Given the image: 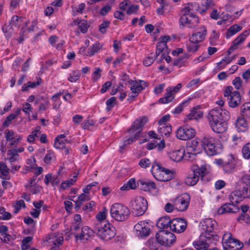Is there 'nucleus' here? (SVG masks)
Segmentation results:
<instances>
[{"instance_id": "obj_1", "label": "nucleus", "mask_w": 250, "mask_h": 250, "mask_svg": "<svg viewBox=\"0 0 250 250\" xmlns=\"http://www.w3.org/2000/svg\"><path fill=\"white\" fill-rule=\"evenodd\" d=\"M229 118V112L221 107L212 109L208 115L209 125L213 131L217 133H222L227 130V121Z\"/></svg>"}, {"instance_id": "obj_2", "label": "nucleus", "mask_w": 250, "mask_h": 250, "mask_svg": "<svg viewBox=\"0 0 250 250\" xmlns=\"http://www.w3.org/2000/svg\"><path fill=\"white\" fill-rule=\"evenodd\" d=\"M199 8L196 3H188L182 9V15L179 19L180 25L188 28H193L198 22V18L195 15Z\"/></svg>"}, {"instance_id": "obj_3", "label": "nucleus", "mask_w": 250, "mask_h": 250, "mask_svg": "<svg viewBox=\"0 0 250 250\" xmlns=\"http://www.w3.org/2000/svg\"><path fill=\"white\" fill-rule=\"evenodd\" d=\"M233 195L242 199L250 198V174H245L241 177L229 198H232Z\"/></svg>"}, {"instance_id": "obj_4", "label": "nucleus", "mask_w": 250, "mask_h": 250, "mask_svg": "<svg viewBox=\"0 0 250 250\" xmlns=\"http://www.w3.org/2000/svg\"><path fill=\"white\" fill-rule=\"evenodd\" d=\"M202 146L206 153L213 156L222 152V145L216 138L210 136H205L202 140Z\"/></svg>"}, {"instance_id": "obj_5", "label": "nucleus", "mask_w": 250, "mask_h": 250, "mask_svg": "<svg viewBox=\"0 0 250 250\" xmlns=\"http://www.w3.org/2000/svg\"><path fill=\"white\" fill-rule=\"evenodd\" d=\"M95 231L102 240L108 241L116 234L115 228L108 221H102L97 224Z\"/></svg>"}, {"instance_id": "obj_6", "label": "nucleus", "mask_w": 250, "mask_h": 250, "mask_svg": "<svg viewBox=\"0 0 250 250\" xmlns=\"http://www.w3.org/2000/svg\"><path fill=\"white\" fill-rule=\"evenodd\" d=\"M217 235L201 233L199 238L193 242V245L197 250H208V248L218 241Z\"/></svg>"}, {"instance_id": "obj_7", "label": "nucleus", "mask_w": 250, "mask_h": 250, "mask_svg": "<svg viewBox=\"0 0 250 250\" xmlns=\"http://www.w3.org/2000/svg\"><path fill=\"white\" fill-rule=\"evenodd\" d=\"M110 213L112 218L117 221L123 222L129 218L130 211L125 205L115 203L111 206Z\"/></svg>"}, {"instance_id": "obj_8", "label": "nucleus", "mask_w": 250, "mask_h": 250, "mask_svg": "<svg viewBox=\"0 0 250 250\" xmlns=\"http://www.w3.org/2000/svg\"><path fill=\"white\" fill-rule=\"evenodd\" d=\"M151 172L155 178L159 181H168L173 177V174L170 170L162 167L158 163L152 165Z\"/></svg>"}, {"instance_id": "obj_9", "label": "nucleus", "mask_w": 250, "mask_h": 250, "mask_svg": "<svg viewBox=\"0 0 250 250\" xmlns=\"http://www.w3.org/2000/svg\"><path fill=\"white\" fill-rule=\"evenodd\" d=\"M222 244L226 250H240L244 247L243 243L232 237L229 232H226L223 235Z\"/></svg>"}, {"instance_id": "obj_10", "label": "nucleus", "mask_w": 250, "mask_h": 250, "mask_svg": "<svg viewBox=\"0 0 250 250\" xmlns=\"http://www.w3.org/2000/svg\"><path fill=\"white\" fill-rule=\"evenodd\" d=\"M156 237L157 242L160 244L165 246H170L176 240L175 235L167 230H162L157 233Z\"/></svg>"}, {"instance_id": "obj_11", "label": "nucleus", "mask_w": 250, "mask_h": 250, "mask_svg": "<svg viewBox=\"0 0 250 250\" xmlns=\"http://www.w3.org/2000/svg\"><path fill=\"white\" fill-rule=\"evenodd\" d=\"M133 212L137 216L143 215L147 208V201L142 197H137L131 202Z\"/></svg>"}, {"instance_id": "obj_12", "label": "nucleus", "mask_w": 250, "mask_h": 250, "mask_svg": "<svg viewBox=\"0 0 250 250\" xmlns=\"http://www.w3.org/2000/svg\"><path fill=\"white\" fill-rule=\"evenodd\" d=\"M190 196L189 194L184 193L175 198L172 201L175 208L180 211L186 210L189 206Z\"/></svg>"}, {"instance_id": "obj_13", "label": "nucleus", "mask_w": 250, "mask_h": 250, "mask_svg": "<svg viewBox=\"0 0 250 250\" xmlns=\"http://www.w3.org/2000/svg\"><path fill=\"white\" fill-rule=\"evenodd\" d=\"M187 227V221L181 218H177L172 220L170 229L174 232L181 233L185 230Z\"/></svg>"}, {"instance_id": "obj_14", "label": "nucleus", "mask_w": 250, "mask_h": 250, "mask_svg": "<svg viewBox=\"0 0 250 250\" xmlns=\"http://www.w3.org/2000/svg\"><path fill=\"white\" fill-rule=\"evenodd\" d=\"M195 131L187 126L179 128L176 132L177 137L182 140H187L194 137Z\"/></svg>"}, {"instance_id": "obj_15", "label": "nucleus", "mask_w": 250, "mask_h": 250, "mask_svg": "<svg viewBox=\"0 0 250 250\" xmlns=\"http://www.w3.org/2000/svg\"><path fill=\"white\" fill-rule=\"evenodd\" d=\"M200 224L201 225V229L205 231L204 232L202 233L216 235L213 230L217 226V223L214 219L206 218L203 220Z\"/></svg>"}, {"instance_id": "obj_16", "label": "nucleus", "mask_w": 250, "mask_h": 250, "mask_svg": "<svg viewBox=\"0 0 250 250\" xmlns=\"http://www.w3.org/2000/svg\"><path fill=\"white\" fill-rule=\"evenodd\" d=\"M136 235L139 237L148 236L150 233V229L147 223L145 221H140L134 226Z\"/></svg>"}, {"instance_id": "obj_17", "label": "nucleus", "mask_w": 250, "mask_h": 250, "mask_svg": "<svg viewBox=\"0 0 250 250\" xmlns=\"http://www.w3.org/2000/svg\"><path fill=\"white\" fill-rule=\"evenodd\" d=\"M196 167H192L191 170L188 172L187 177L185 179V183L188 186H193L195 185L199 181V173L195 172Z\"/></svg>"}, {"instance_id": "obj_18", "label": "nucleus", "mask_w": 250, "mask_h": 250, "mask_svg": "<svg viewBox=\"0 0 250 250\" xmlns=\"http://www.w3.org/2000/svg\"><path fill=\"white\" fill-rule=\"evenodd\" d=\"M147 122V119L146 117H140L136 119L133 123L131 127L128 129L129 133H134L136 131H140V133L143 129V126Z\"/></svg>"}, {"instance_id": "obj_19", "label": "nucleus", "mask_w": 250, "mask_h": 250, "mask_svg": "<svg viewBox=\"0 0 250 250\" xmlns=\"http://www.w3.org/2000/svg\"><path fill=\"white\" fill-rule=\"evenodd\" d=\"M169 158L174 162L180 161L183 157H185V150L183 147L178 149L171 150L168 153Z\"/></svg>"}, {"instance_id": "obj_20", "label": "nucleus", "mask_w": 250, "mask_h": 250, "mask_svg": "<svg viewBox=\"0 0 250 250\" xmlns=\"http://www.w3.org/2000/svg\"><path fill=\"white\" fill-rule=\"evenodd\" d=\"M239 210V208L232 203H227L223 205L218 209V213L222 214L225 213H234Z\"/></svg>"}, {"instance_id": "obj_21", "label": "nucleus", "mask_w": 250, "mask_h": 250, "mask_svg": "<svg viewBox=\"0 0 250 250\" xmlns=\"http://www.w3.org/2000/svg\"><path fill=\"white\" fill-rule=\"evenodd\" d=\"M207 30L205 27L202 26L200 28V31L193 33L191 37H189V42H202L205 38L207 35Z\"/></svg>"}, {"instance_id": "obj_22", "label": "nucleus", "mask_w": 250, "mask_h": 250, "mask_svg": "<svg viewBox=\"0 0 250 250\" xmlns=\"http://www.w3.org/2000/svg\"><path fill=\"white\" fill-rule=\"evenodd\" d=\"M203 112L201 110L200 105L193 107L190 111V113L187 116V120H195L196 121L202 118Z\"/></svg>"}, {"instance_id": "obj_23", "label": "nucleus", "mask_w": 250, "mask_h": 250, "mask_svg": "<svg viewBox=\"0 0 250 250\" xmlns=\"http://www.w3.org/2000/svg\"><path fill=\"white\" fill-rule=\"evenodd\" d=\"M228 104L229 106L232 108H235L238 106L241 103V98L240 93L236 91H233L231 96L228 98Z\"/></svg>"}, {"instance_id": "obj_24", "label": "nucleus", "mask_w": 250, "mask_h": 250, "mask_svg": "<svg viewBox=\"0 0 250 250\" xmlns=\"http://www.w3.org/2000/svg\"><path fill=\"white\" fill-rule=\"evenodd\" d=\"M93 234V230L87 226H84L82 229L81 233L75 235L77 240H87Z\"/></svg>"}, {"instance_id": "obj_25", "label": "nucleus", "mask_w": 250, "mask_h": 250, "mask_svg": "<svg viewBox=\"0 0 250 250\" xmlns=\"http://www.w3.org/2000/svg\"><path fill=\"white\" fill-rule=\"evenodd\" d=\"M235 127L239 132H244L248 130V124L244 117L238 118L235 123Z\"/></svg>"}, {"instance_id": "obj_26", "label": "nucleus", "mask_w": 250, "mask_h": 250, "mask_svg": "<svg viewBox=\"0 0 250 250\" xmlns=\"http://www.w3.org/2000/svg\"><path fill=\"white\" fill-rule=\"evenodd\" d=\"M172 220L167 216L160 218L157 223V226L161 229H170V225H171Z\"/></svg>"}, {"instance_id": "obj_27", "label": "nucleus", "mask_w": 250, "mask_h": 250, "mask_svg": "<svg viewBox=\"0 0 250 250\" xmlns=\"http://www.w3.org/2000/svg\"><path fill=\"white\" fill-rule=\"evenodd\" d=\"M174 93L172 91L171 88L167 87L166 89V93L164 97L159 99V102L161 104H167L172 101L174 99Z\"/></svg>"}, {"instance_id": "obj_28", "label": "nucleus", "mask_w": 250, "mask_h": 250, "mask_svg": "<svg viewBox=\"0 0 250 250\" xmlns=\"http://www.w3.org/2000/svg\"><path fill=\"white\" fill-rule=\"evenodd\" d=\"M139 136L140 131H138L134 134L133 136H131L128 138H125L124 141L123 145L121 146L120 147V152H122V151L125 146L136 141Z\"/></svg>"}, {"instance_id": "obj_29", "label": "nucleus", "mask_w": 250, "mask_h": 250, "mask_svg": "<svg viewBox=\"0 0 250 250\" xmlns=\"http://www.w3.org/2000/svg\"><path fill=\"white\" fill-rule=\"evenodd\" d=\"M199 153V149H197V147H194L190 144L187 147V153H185V157L187 159H192Z\"/></svg>"}, {"instance_id": "obj_30", "label": "nucleus", "mask_w": 250, "mask_h": 250, "mask_svg": "<svg viewBox=\"0 0 250 250\" xmlns=\"http://www.w3.org/2000/svg\"><path fill=\"white\" fill-rule=\"evenodd\" d=\"M139 182L141 188L145 191L150 190L156 188L155 184L149 180H140Z\"/></svg>"}, {"instance_id": "obj_31", "label": "nucleus", "mask_w": 250, "mask_h": 250, "mask_svg": "<svg viewBox=\"0 0 250 250\" xmlns=\"http://www.w3.org/2000/svg\"><path fill=\"white\" fill-rule=\"evenodd\" d=\"M245 40L243 37L240 35L237 37L232 42L231 46L228 49L227 53L228 55L230 54L234 50L238 48V45L242 44Z\"/></svg>"}, {"instance_id": "obj_32", "label": "nucleus", "mask_w": 250, "mask_h": 250, "mask_svg": "<svg viewBox=\"0 0 250 250\" xmlns=\"http://www.w3.org/2000/svg\"><path fill=\"white\" fill-rule=\"evenodd\" d=\"M241 114L243 117L250 119V103H245L241 106Z\"/></svg>"}, {"instance_id": "obj_33", "label": "nucleus", "mask_w": 250, "mask_h": 250, "mask_svg": "<svg viewBox=\"0 0 250 250\" xmlns=\"http://www.w3.org/2000/svg\"><path fill=\"white\" fill-rule=\"evenodd\" d=\"M145 83L144 81H141L139 83L137 82L133 81V83L130 84L131 86L130 90H131L133 94L137 93L138 94L140 91L143 89L142 83Z\"/></svg>"}, {"instance_id": "obj_34", "label": "nucleus", "mask_w": 250, "mask_h": 250, "mask_svg": "<svg viewBox=\"0 0 250 250\" xmlns=\"http://www.w3.org/2000/svg\"><path fill=\"white\" fill-rule=\"evenodd\" d=\"M242 27L237 24L231 26L228 30L226 34V38L229 39L230 37L235 34L237 32L240 31Z\"/></svg>"}, {"instance_id": "obj_35", "label": "nucleus", "mask_w": 250, "mask_h": 250, "mask_svg": "<svg viewBox=\"0 0 250 250\" xmlns=\"http://www.w3.org/2000/svg\"><path fill=\"white\" fill-rule=\"evenodd\" d=\"M90 200V197L88 194L85 193H82L78 197V200L75 201V208L76 209L80 208L83 202L88 201Z\"/></svg>"}, {"instance_id": "obj_36", "label": "nucleus", "mask_w": 250, "mask_h": 250, "mask_svg": "<svg viewBox=\"0 0 250 250\" xmlns=\"http://www.w3.org/2000/svg\"><path fill=\"white\" fill-rule=\"evenodd\" d=\"M10 169L7 165L3 162H0V178L6 179L9 173Z\"/></svg>"}, {"instance_id": "obj_37", "label": "nucleus", "mask_w": 250, "mask_h": 250, "mask_svg": "<svg viewBox=\"0 0 250 250\" xmlns=\"http://www.w3.org/2000/svg\"><path fill=\"white\" fill-rule=\"evenodd\" d=\"M7 159L10 163H13L19 160L20 156L15 149H10L7 152Z\"/></svg>"}, {"instance_id": "obj_38", "label": "nucleus", "mask_w": 250, "mask_h": 250, "mask_svg": "<svg viewBox=\"0 0 250 250\" xmlns=\"http://www.w3.org/2000/svg\"><path fill=\"white\" fill-rule=\"evenodd\" d=\"M40 129L41 127L39 126L36 127L35 129L28 136L27 141L28 142L33 143L36 140V138L39 137V135L41 134Z\"/></svg>"}, {"instance_id": "obj_39", "label": "nucleus", "mask_w": 250, "mask_h": 250, "mask_svg": "<svg viewBox=\"0 0 250 250\" xmlns=\"http://www.w3.org/2000/svg\"><path fill=\"white\" fill-rule=\"evenodd\" d=\"M23 19L24 18L23 17L14 15L12 17L9 24L12 25V27L14 26L19 28Z\"/></svg>"}, {"instance_id": "obj_40", "label": "nucleus", "mask_w": 250, "mask_h": 250, "mask_svg": "<svg viewBox=\"0 0 250 250\" xmlns=\"http://www.w3.org/2000/svg\"><path fill=\"white\" fill-rule=\"evenodd\" d=\"M2 29L4 36L7 39H9L11 38L14 33V29L12 27V25L10 24H5L2 27Z\"/></svg>"}, {"instance_id": "obj_41", "label": "nucleus", "mask_w": 250, "mask_h": 250, "mask_svg": "<svg viewBox=\"0 0 250 250\" xmlns=\"http://www.w3.org/2000/svg\"><path fill=\"white\" fill-rule=\"evenodd\" d=\"M78 175V173H75L72 178L63 182L61 184V188L63 189H65L73 185V184L76 181Z\"/></svg>"}, {"instance_id": "obj_42", "label": "nucleus", "mask_w": 250, "mask_h": 250, "mask_svg": "<svg viewBox=\"0 0 250 250\" xmlns=\"http://www.w3.org/2000/svg\"><path fill=\"white\" fill-rule=\"evenodd\" d=\"M81 76V73L78 70H73L68 77V80L71 83H74L78 81Z\"/></svg>"}, {"instance_id": "obj_43", "label": "nucleus", "mask_w": 250, "mask_h": 250, "mask_svg": "<svg viewBox=\"0 0 250 250\" xmlns=\"http://www.w3.org/2000/svg\"><path fill=\"white\" fill-rule=\"evenodd\" d=\"M102 45L99 43L96 42L92 46L88 48L87 55L90 56H93L95 53H97L101 48Z\"/></svg>"}, {"instance_id": "obj_44", "label": "nucleus", "mask_w": 250, "mask_h": 250, "mask_svg": "<svg viewBox=\"0 0 250 250\" xmlns=\"http://www.w3.org/2000/svg\"><path fill=\"white\" fill-rule=\"evenodd\" d=\"M235 164L233 160L230 159L228 161H226L223 165V170L226 172H230L234 168Z\"/></svg>"}, {"instance_id": "obj_45", "label": "nucleus", "mask_w": 250, "mask_h": 250, "mask_svg": "<svg viewBox=\"0 0 250 250\" xmlns=\"http://www.w3.org/2000/svg\"><path fill=\"white\" fill-rule=\"evenodd\" d=\"M198 43V42H190L187 46L188 51L193 53L197 51L200 46Z\"/></svg>"}, {"instance_id": "obj_46", "label": "nucleus", "mask_w": 250, "mask_h": 250, "mask_svg": "<svg viewBox=\"0 0 250 250\" xmlns=\"http://www.w3.org/2000/svg\"><path fill=\"white\" fill-rule=\"evenodd\" d=\"M157 57L155 54H153V53L150 54L144 60L143 62L144 64L146 66H150L152 64Z\"/></svg>"}, {"instance_id": "obj_47", "label": "nucleus", "mask_w": 250, "mask_h": 250, "mask_svg": "<svg viewBox=\"0 0 250 250\" xmlns=\"http://www.w3.org/2000/svg\"><path fill=\"white\" fill-rule=\"evenodd\" d=\"M242 152L244 158L250 159V143H247L244 146Z\"/></svg>"}, {"instance_id": "obj_48", "label": "nucleus", "mask_w": 250, "mask_h": 250, "mask_svg": "<svg viewBox=\"0 0 250 250\" xmlns=\"http://www.w3.org/2000/svg\"><path fill=\"white\" fill-rule=\"evenodd\" d=\"M63 241V238L62 236L57 238L53 241L54 246L51 248V250H59V246L62 245Z\"/></svg>"}, {"instance_id": "obj_49", "label": "nucleus", "mask_w": 250, "mask_h": 250, "mask_svg": "<svg viewBox=\"0 0 250 250\" xmlns=\"http://www.w3.org/2000/svg\"><path fill=\"white\" fill-rule=\"evenodd\" d=\"M120 83L126 85L127 83L131 84L133 81L129 79V77L126 73H122L120 77Z\"/></svg>"}, {"instance_id": "obj_50", "label": "nucleus", "mask_w": 250, "mask_h": 250, "mask_svg": "<svg viewBox=\"0 0 250 250\" xmlns=\"http://www.w3.org/2000/svg\"><path fill=\"white\" fill-rule=\"evenodd\" d=\"M190 99L188 100H185L181 104H179V105L176 107L174 111L172 112L174 114H179L183 110L184 107L187 106L189 103V101Z\"/></svg>"}, {"instance_id": "obj_51", "label": "nucleus", "mask_w": 250, "mask_h": 250, "mask_svg": "<svg viewBox=\"0 0 250 250\" xmlns=\"http://www.w3.org/2000/svg\"><path fill=\"white\" fill-rule=\"evenodd\" d=\"M89 27V24L88 23L87 21L85 20H83L79 25V28L83 33H86Z\"/></svg>"}, {"instance_id": "obj_52", "label": "nucleus", "mask_w": 250, "mask_h": 250, "mask_svg": "<svg viewBox=\"0 0 250 250\" xmlns=\"http://www.w3.org/2000/svg\"><path fill=\"white\" fill-rule=\"evenodd\" d=\"M167 47V44L160 41L156 45L157 51L156 52V57H158L159 54L163 51V50Z\"/></svg>"}, {"instance_id": "obj_53", "label": "nucleus", "mask_w": 250, "mask_h": 250, "mask_svg": "<svg viewBox=\"0 0 250 250\" xmlns=\"http://www.w3.org/2000/svg\"><path fill=\"white\" fill-rule=\"evenodd\" d=\"M165 144L162 142V141L160 142V143H149L147 145V149L151 150L153 149L154 148L158 147L159 149H162L165 147Z\"/></svg>"}, {"instance_id": "obj_54", "label": "nucleus", "mask_w": 250, "mask_h": 250, "mask_svg": "<svg viewBox=\"0 0 250 250\" xmlns=\"http://www.w3.org/2000/svg\"><path fill=\"white\" fill-rule=\"evenodd\" d=\"M116 98L115 97H112L108 99L106 102V110H110L116 104Z\"/></svg>"}, {"instance_id": "obj_55", "label": "nucleus", "mask_w": 250, "mask_h": 250, "mask_svg": "<svg viewBox=\"0 0 250 250\" xmlns=\"http://www.w3.org/2000/svg\"><path fill=\"white\" fill-rule=\"evenodd\" d=\"M192 167H196L197 169L196 170H195V172H198L199 173V177L201 176V177L204 176L207 173V168L205 166L202 165L200 167H199L197 165H193Z\"/></svg>"}, {"instance_id": "obj_56", "label": "nucleus", "mask_w": 250, "mask_h": 250, "mask_svg": "<svg viewBox=\"0 0 250 250\" xmlns=\"http://www.w3.org/2000/svg\"><path fill=\"white\" fill-rule=\"evenodd\" d=\"M107 211V210L105 208H104L103 211L99 212L96 215V218L99 221V222H101L102 221H106L105 219L106 218Z\"/></svg>"}, {"instance_id": "obj_57", "label": "nucleus", "mask_w": 250, "mask_h": 250, "mask_svg": "<svg viewBox=\"0 0 250 250\" xmlns=\"http://www.w3.org/2000/svg\"><path fill=\"white\" fill-rule=\"evenodd\" d=\"M151 164V162L149 159L146 158L141 159L139 163V165L143 168H146L149 167Z\"/></svg>"}, {"instance_id": "obj_58", "label": "nucleus", "mask_w": 250, "mask_h": 250, "mask_svg": "<svg viewBox=\"0 0 250 250\" xmlns=\"http://www.w3.org/2000/svg\"><path fill=\"white\" fill-rule=\"evenodd\" d=\"M160 133L166 135H169L171 131V126L169 125L159 127Z\"/></svg>"}, {"instance_id": "obj_59", "label": "nucleus", "mask_w": 250, "mask_h": 250, "mask_svg": "<svg viewBox=\"0 0 250 250\" xmlns=\"http://www.w3.org/2000/svg\"><path fill=\"white\" fill-rule=\"evenodd\" d=\"M102 71V70L100 68L97 67L96 68L92 73V80L93 82H96L100 78Z\"/></svg>"}, {"instance_id": "obj_60", "label": "nucleus", "mask_w": 250, "mask_h": 250, "mask_svg": "<svg viewBox=\"0 0 250 250\" xmlns=\"http://www.w3.org/2000/svg\"><path fill=\"white\" fill-rule=\"evenodd\" d=\"M22 110L25 113V114L29 115L30 112H32L31 105L28 103H26L23 104Z\"/></svg>"}, {"instance_id": "obj_61", "label": "nucleus", "mask_w": 250, "mask_h": 250, "mask_svg": "<svg viewBox=\"0 0 250 250\" xmlns=\"http://www.w3.org/2000/svg\"><path fill=\"white\" fill-rule=\"evenodd\" d=\"M110 25V22L108 21H104L99 26L100 31L104 34L106 32V29L109 27Z\"/></svg>"}, {"instance_id": "obj_62", "label": "nucleus", "mask_w": 250, "mask_h": 250, "mask_svg": "<svg viewBox=\"0 0 250 250\" xmlns=\"http://www.w3.org/2000/svg\"><path fill=\"white\" fill-rule=\"evenodd\" d=\"M54 146L57 149H62L64 147L65 143L63 140L59 139V138H56L55 140Z\"/></svg>"}, {"instance_id": "obj_63", "label": "nucleus", "mask_w": 250, "mask_h": 250, "mask_svg": "<svg viewBox=\"0 0 250 250\" xmlns=\"http://www.w3.org/2000/svg\"><path fill=\"white\" fill-rule=\"evenodd\" d=\"M139 5H130L126 11V13L128 15L136 13L139 10Z\"/></svg>"}, {"instance_id": "obj_64", "label": "nucleus", "mask_w": 250, "mask_h": 250, "mask_svg": "<svg viewBox=\"0 0 250 250\" xmlns=\"http://www.w3.org/2000/svg\"><path fill=\"white\" fill-rule=\"evenodd\" d=\"M16 117V115H14L13 113L10 114L9 116H8L5 120L4 121L3 123V125L4 126H8L10 124L11 122Z\"/></svg>"}]
</instances>
